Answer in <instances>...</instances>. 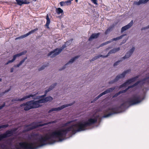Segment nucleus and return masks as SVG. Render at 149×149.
<instances>
[{"label":"nucleus","mask_w":149,"mask_h":149,"mask_svg":"<svg viewBox=\"0 0 149 149\" xmlns=\"http://www.w3.org/2000/svg\"><path fill=\"white\" fill-rule=\"evenodd\" d=\"M53 98L51 96L46 97L45 99H41L37 101L31 100L26 102L25 104H23L21 105V107H25L24 110L28 111L33 108H36L40 107L41 104L44 103L51 101Z\"/></svg>","instance_id":"nucleus-1"},{"label":"nucleus","mask_w":149,"mask_h":149,"mask_svg":"<svg viewBox=\"0 0 149 149\" xmlns=\"http://www.w3.org/2000/svg\"><path fill=\"white\" fill-rule=\"evenodd\" d=\"M56 85V83H55L54 84H52L49 87V88L46 90L45 91V94L44 95H42V96H39L38 97H36V96L37 94L36 93H35L34 94H30L28 95H26L24 97H23L21 99H19L17 98H16L15 99H13L11 101L12 102H15V101H22L28 98H30V97H32V99H36L40 98L42 97H44L46 95V94L47 93L49 92Z\"/></svg>","instance_id":"nucleus-2"},{"label":"nucleus","mask_w":149,"mask_h":149,"mask_svg":"<svg viewBox=\"0 0 149 149\" xmlns=\"http://www.w3.org/2000/svg\"><path fill=\"white\" fill-rule=\"evenodd\" d=\"M144 98L143 95H140L137 94L134 95L127 99L125 103L123 104L122 106H125L126 104L133 105L138 104L141 102Z\"/></svg>","instance_id":"nucleus-3"},{"label":"nucleus","mask_w":149,"mask_h":149,"mask_svg":"<svg viewBox=\"0 0 149 149\" xmlns=\"http://www.w3.org/2000/svg\"><path fill=\"white\" fill-rule=\"evenodd\" d=\"M149 78V73L148 74H147L146 76V77L144 78L142 80L140 81H138L135 84H134L133 85L130 86L128 87L125 90L120 91L118 93H116L113 96V97H116L118 95H119V94H120V93H125L128 89L131 88H133L135 86H136V85H137L138 84H139L140 85H141V84H143L145 82H146V81H147V80Z\"/></svg>","instance_id":"nucleus-4"},{"label":"nucleus","mask_w":149,"mask_h":149,"mask_svg":"<svg viewBox=\"0 0 149 149\" xmlns=\"http://www.w3.org/2000/svg\"><path fill=\"white\" fill-rule=\"evenodd\" d=\"M71 42V41L70 40L67 41L65 44L63 45L60 48H57L50 52L48 54V56L52 58L55 57L61 53L62 51L66 47V45H69L70 44Z\"/></svg>","instance_id":"nucleus-5"},{"label":"nucleus","mask_w":149,"mask_h":149,"mask_svg":"<svg viewBox=\"0 0 149 149\" xmlns=\"http://www.w3.org/2000/svg\"><path fill=\"white\" fill-rule=\"evenodd\" d=\"M56 122V121H52L48 123H46L43 124H41L40 123H37L36 122H34L31 124L29 125L26 126L25 128V129L24 131V132L31 130L39 126H42L45 125H47L49 124L55 123Z\"/></svg>","instance_id":"nucleus-6"},{"label":"nucleus","mask_w":149,"mask_h":149,"mask_svg":"<svg viewBox=\"0 0 149 149\" xmlns=\"http://www.w3.org/2000/svg\"><path fill=\"white\" fill-rule=\"evenodd\" d=\"M15 148L12 149L10 147L5 146L3 149H24V141L17 143L15 146Z\"/></svg>","instance_id":"nucleus-7"},{"label":"nucleus","mask_w":149,"mask_h":149,"mask_svg":"<svg viewBox=\"0 0 149 149\" xmlns=\"http://www.w3.org/2000/svg\"><path fill=\"white\" fill-rule=\"evenodd\" d=\"M129 71V70H127L124 71L122 74L118 75L116 78L113 81H110L109 83V84H112L118 81L119 79L122 78L125 76L126 74Z\"/></svg>","instance_id":"nucleus-8"},{"label":"nucleus","mask_w":149,"mask_h":149,"mask_svg":"<svg viewBox=\"0 0 149 149\" xmlns=\"http://www.w3.org/2000/svg\"><path fill=\"white\" fill-rule=\"evenodd\" d=\"M73 104V103H70V104H64L61 106L60 107H58L57 108H53L50 110L48 112L49 113H51V112L54 111H60V110H61L62 109H63L65 108L66 107H68L69 106H70L72 105V104Z\"/></svg>","instance_id":"nucleus-9"},{"label":"nucleus","mask_w":149,"mask_h":149,"mask_svg":"<svg viewBox=\"0 0 149 149\" xmlns=\"http://www.w3.org/2000/svg\"><path fill=\"white\" fill-rule=\"evenodd\" d=\"M27 52L26 51H24L22 52L19 53L13 56V59L11 60L8 61V62L6 63V65H7L8 64L13 62L16 59V57H19L23 55L24 54L26 53Z\"/></svg>","instance_id":"nucleus-10"},{"label":"nucleus","mask_w":149,"mask_h":149,"mask_svg":"<svg viewBox=\"0 0 149 149\" xmlns=\"http://www.w3.org/2000/svg\"><path fill=\"white\" fill-rule=\"evenodd\" d=\"M13 131L12 130L7 131L6 133L0 135V141L4 138L10 136L13 134Z\"/></svg>","instance_id":"nucleus-11"},{"label":"nucleus","mask_w":149,"mask_h":149,"mask_svg":"<svg viewBox=\"0 0 149 149\" xmlns=\"http://www.w3.org/2000/svg\"><path fill=\"white\" fill-rule=\"evenodd\" d=\"M116 110L115 109L113 108H109L106 112H111V113H109L107 115L104 116L102 117L103 118L108 117L113 114L117 113V112L116 111Z\"/></svg>","instance_id":"nucleus-12"},{"label":"nucleus","mask_w":149,"mask_h":149,"mask_svg":"<svg viewBox=\"0 0 149 149\" xmlns=\"http://www.w3.org/2000/svg\"><path fill=\"white\" fill-rule=\"evenodd\" d=\"M139 77L138 76H136V77L133 78L128 80L125 83L121 85L120 87V88H121L125 86H126L132 83V82L135 81L136 79Z\"/></svg>","instance_id":"nucleus-13"},{"label":"nucleus","mask_w":149,"mask_h":149,"mask_svg":"<svg viewBox=\"0 0 149 149\" xmlns=\"http://www.w3.org/2000/svg\"><path fill=\"white\" fill-rule=\"evenodd\" d=\"M126 35V34L123 35H122L120 36H119V37L116 38H113L112 39H111L110 40H109L108 41H107L106 42H105L102 43V44L100 46H102L103 45H106L109 43H110L112 42L113 41H116V40L120 39H121L123 37L125 36Z\"/></svg>","instance_id":"nucleus-14"},{"label":"nucleus","mask_w":149,"mask_h":149,"mask_svg":"<svg viewBox=\"0 0 149 149\" xmlns=\"http://www.w3.org/2000/svg\"><path fill=\"white\" fill-rule=\"evenodd\" d=\"M38 30V28H36L33 30L31 31H29L28 33H26L25 34H24L23 35L19 37L16 38H15V40H17L19 39H22V38H25L26 37H27V36H29V35H30V34L33 33L35 31H37Z\"/></svg>","instance_id":"nucleus-15"},{"label":"nucleus","mask_w":149,"mask_h":149,"mask_svg":"<svg viewBox=\"0 0 149 149\" xmlns=\"http://www.w3.org/2000/svg\"><path fill=\"white\" fill-rule=\"evenodd\" d=\"M135 49V48L134 47H132L131 49L128 52H127L125 56H124L123 58L124 59H125L129 58L132 54L134 51Z\"/></svg>","instance_id":"nucleus-16"},{"label":"nucleus","mask_w":149,"mask_h":149,"mask_svg":"<svg viewBox=\"0 0 149 149\" xmlns=\"http://www.w3.org/2000/svg\"><path fill=\"white\" fill-rule=\"evenodd\" d=\"M133 21L132 20L127 25L122 27L121 28V31L123 32L127 29L130 28L133 25Z\"/></svg>","instance_id":"nucleus-17"},{"label":"nucleus","mask_w":149,"mask_h":149,"mask_svg":"<svg viewBox=\"0 0 149 149\" xmlns=\"http://www.w3.org/2000/svg\"><path fill=\"white\" fill-rule=\"evenodd\" d=\"M149 0H139V1H135L134 2V5H139L142 4H144L147 3Z\"/></svg>","instance_id":"nucleus-18"},{"label":"nucleus","mask_w":149,"mask_h":149,"mask_svg":"<svg viewBox=\"0 0 149 149\" xmlns=\"http://www.w3.org/2000/svg\"><path fill=\"white\" fill-rule=\"evenodd\" d=\"M17 4L19 5H21L23 4H28L29 2L26 0H16Z\"/></svg>","instance_id":"nucleus-19"},{"label":"nucleus","mask_w":149,"mask_h":149,"mask_svg":"<svg viewBox=\"0 0 149 149\" xmlns=\"http://www.w3.org/2000/svg\"><path fill=\"white\" fill-rule=\"evenodd\" d=\"M116 88V87H113L111 88H108L106 90V91H104V92L101 93L103 95H104L105 94H107L111 92L112 91L114 90Z\"/></svg>","instance_id":"nucleus-20"},{"label":"nucleus","mask_w":149,"mask_h":149,"mask_svg":"<svg viewBox=\"0 0 149 149\" xmlns=\"http://www.w3.org/2000/svg\"><path fill=\"white\" fill-rule=\"evenodd\" d=\"M100 33H94L89 38V40H91L93 39L96 38L99 36Z\"/></svg>","instance_id":"nucleus-21"},{"label":"nucleus","mask_w":149,"mask_h":149,"mask_svg":"<svg viewBox=\"0 0 149 149\" xmlns=\"http://www.w3.org/2000/svg\"><path fill=\"white\" fill-rule=\"evenodd\" d=\"M119 50L120 48L119 47L113 49L109 51V52L108 53V55L107 56H108L110 54L115 53Z\"/></svg>","instance_id":"nucleus-22"},{"label":"nucleus","mask_w":149,"mask_h":149,"mask_svg":"<svg viewBox=\"0 0 149 149\" xmlns=\"http://www.w3.org/2000/svg\"><path fill=\"white\" fill-rule=\"evenodd\" d=\"M108 56H104L102 55H99L97 56H95L92 59L90 60V61H94L96 60L97 58H99L100 57H102L103 58L107 57Z\"/></svg>","instance_id":"nucleus-23"},{"label":"nucleus","mask_w":149,"mask_h":149,"mask_svg":"<svg viewBox=\"0 0 149 149\" xmlns=\"http://www.w3.org/2000/svg\"><path fill=\"white\" fill-rule=\"evenodd\" d=\"M46 19L47 22L45 26H47V28L49 29V25L50 23V21L48 15H47L46 17Z\"/></svg>","instance_id":"nucleus-24"},{"label":"nucleus","mask_w":149,"mask_h":149,"mask_svg":"<svg viewBox=\"0 0 149 149\" xmlns=\"http://www.w3.org/2000/svg\"><path fill=\"white\" fill-rule=\"evenodd\" d=\"M79 57V56H77L72 58L71 59L69 62L67 63L65 65V66H66L67 65L70 63H72L76 59H77Z\"/></svg>","instance_id":"nucleus-25"},{"label":"nucleus","mask_w":149,"mask_h":149,"mask_svg":"<svg viewBox=\"0 0 149 149\" xmlns=\"http://www.w3.org/2000/svg\"><path fill=\"white\" fill-rule=\"evenodd\" d=\"M56 12L58 14H60V13L63 12V10L60 8H58L56 9Z\"/></svg>","instance_id":"nucleus-26"},{"label":"nucleus","mask_w":149,"mask_h":149,"mask_svg":"<svg viewBox=\"0 0 149 149\" xmlns=\"http://www.w3.org/2000/svg\"><path fill=\"white\" fill-rule=\"evenodd\" d=\"M60 4L61 6H63L67 5L65 1H61L60 2Z\"/></svg>","instance_id":"nucleus-27"},{"label":"nucleus","mask_w":149,"mask_h":149,"mask_svg":"<svg viewBox=\"0 0 149 149\" xmlns=\"http://www.w3.org/2000/svg\"><path fill=\"white\" fill-rule=\"evenodd\" d=\"M8 126V124L0 126V129L2 128H4L7 127Z\"/></svg>","instance_id":"nucleus-28"},{"label":"nucleus","mask_w":149,"mask_h":149,"mask_svg":"<svg viewBox=\"0 0 149 149\" xmlns=\"http://www.w3.org/2000/svg\"><path fill=\"white\" fill-rule=\"evenodd\" d=\"M27 58V57H26L23 60H22V61H20V63H19V65H21L24 62V61L26 60Z\"/></svg>","instance_id":"nucleus-29"},{"label":"nucleus","mask_w":149,"mask_h":149,"mask_svg":"<svg viewBox=\"0 0 149 149\" xmlns=\"http://www.w3.org/2000/svg\"><path fill=\"white\" fill-rule=\"evenodd\" d=\"M102 96V94L101 93L98 96H97V97H96L95 99V100H97L100 97H101Z\"/></svg>","instance_id":"nucleus-30"},{"label":"nucleus","mask_w":149,"mask_h":149,"mask_svg":"<svg viewBox=\"0 0 149 149\" xmlns=\"http://www.w3.org/2000/svg\"><path fill=\"white\" fill-rule=\"evenodd\" d=\"M92 2L94 3V4L96 5H97V0H91Z\"/></svg>","instance_id":"nucleus-31"},{"label":"nucleus","mask_w":149,"mask_h":149,"mask_svg":"<svg viewBox=\"0 0 149 149\" xmlns=\"http://www.w3.org/2000/svg\"><path fill=\"white\" fill-rule=\"evenodd\" d=\"M71 0H68L67 1H65V2L66 3V4L67 5H68L71 3Z\"/></svg>","instance_id":"nucleus-32"},{"label":"nucleus","mask_w":149,"mask_h":149,"mask_svg":"<svg viewBox=\"0 0 149 149\" xmlns=\"http://www.w3.org/2000/svg\"><path fill=\"white\" fill-rule=\"evenodd\" d=\"M110 28L108 29L105 31V33L107 34L110 31Z\"/></svg>","instance_id":"nucleus-33"},{"label":"nucleus","mask_w":149,"mask_h":149,"mask_svg":"<svg viewBox=\"0 0 149 149\" xmlns=\"http://www.w3.org/2000/svg\"><path fill=\"white\" fill-rule=\"evenodd\" d=\"M46 67V66H42L41 68H40L39 69V70L41 71V70H43L45 68V67Z\"/></svg>","instance_id":"nucleus-34"},{"label":"nucleus","mask_w":149,"mask_h":149,"mask_svg":"<svg viewBox=\"0 0 149 149\" xmlns=\"http://www.w3.org/2000/svg\"><path fill=\"white\" fill-rule=\"evenodd\" d=\"M10 89H8V90H7L6 91H5V92H4V93H1V94H0V95H3L5 93H6V92H8L9 91H10Z\"/></svg>","instance_id":"nucleus-35"},{"label":"nucleus","mask_w":149,"mask_h":149,"mask_svg":"<svg viewBox=\"0 0 149 149\" xmlns=\"http://www.w3.org/2000/svg\"><path fill=\"white\" fill-rule=\"evenodd\" d=\"M120 62L119 61H118L116 62V63H115L114 64V66H116L117 65H118V63H119Z\"/></svg>","instance_id":"nucleus-36"},{"label":"nucleus","mask_w":149,"mask_h":149,"mask_svg":"<svg viewBox=\"0 0 149 149\" xmlns=\"http://www.w3.org/2000/svg\"><path fill=\"white\" fill-rule=\"evenodd\" d=\"M5 105V103H4L1 106H0V109H1Z\"/></svg>","instance_id":"nucleus-37"},{"label":"nucleus","mask_w":149,"mask_h":149,"mask_svg":"<svg viewBox=\"0 0 149 149\" xmlns=\"http://www.w3.org/2000/svg\"><path fill=\"white\" fill-rule=\"evenodd\" d=\"M21 65H19V63L18 64H17V65H15L14 66V67H19Z\"/></svg>","instance_id":"nucleus-38"},{"label":"nucleus","mask_w":149,"mask_h":149,"mask_svg":"<svg viewBox=\"0 0 149 149\" xmlns=\"http://www.w3.org/2000/svg\"><path fill=\"white\" fill-rule=\"evenodd\" d=\"M14 68H12L11 69H10V72H13V70H14Z\"/></svg>","instance_id":"nucleus-39"},{"label":"nucleus","mask_w":149,"mask_h":149,"mask_svg":"<svg viewBox=\"0 0 149 149\" xmlns=\"http://www.w3.org/2000/svg\"><path fill=\"white\" fill-rule=\"evenodd\" d=\"M148 28H149V26H148V27H145V28H143L142 29V30H143V29H148Z\"/></svg>","instance_id":"nucleus-40"},{"label":"nucleus","mask_w":149,"mask_h":149,"mask_svg":"<svg viewBox=\"0 0 149 149\" xmlns=\"http://www.w3.org/2000/svg\"><path fill=\"white\" fill-rule=\"evenodd\" d=\"M126 40H124V41H123V42H122V43H121V44H123V43H125L126 42Z\"/></svg>","instance_id":"nucleus-41"},{"label":"nucleus","mask_w":149,"mask_h":149,"mask_svg":"<svg viewBox=\"0 0 149 149\" xmlns=\"http://www.w3.org/2000/svg\"><path fill=\"white\" fill-rule=\"evenodd\" d=\"M71 1H72L73 0H70ZM75 1L76 2H77L78 1V0H75Z\"/></svg>","instance_id":"nucleus-42"},{"label":"nucleus","mask_w":149,"mask_h":149,"mask_svg":"<svg viewBox=\"0 0 149 149\" xmlns=\"http://www.w3.org/2000/svg\"><path fill=\"white\" fill-rule=\"evenodd\" d=\"M1 78H0V81H1Z\"/></svg>","instance_id":"nucleus-43"},{"label":"nucleus","mask_w":149,"mask_h":149,"mask_svg":"<svg viewBox=\"0 0 149 149\" xmlns=\"http://www.w3.org/2000/svg\"><path fill=\"white\" fill-rule=\"evenodd\" d=\"M33 1H36V0H33Z\"/></svg>","instance_id":"nucleus-44"}]
</instances>
